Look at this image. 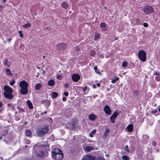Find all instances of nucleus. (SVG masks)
I'll return each instance as SVG.
<instances>
[{"label":"nucleus","instance_id":"nucleus-35","mask_svg":"<svg viewBox=\"0 0 160 160\" xmlns=\"http://www.w3.org/2000/svg\"><path fill=\"white\" fill-rule=\"evenodd\" d=\"M125 150H126L128 152H130V151H129V150L128 148V145H127L125 147Z\"/></svg>","mask_w":160,"mask_h":160},{"label":"nucleus","instance_id":"nucleus-63","mask_svg":"<svg viewBox=\"0 0 160 160\" xmlns=\"http://www.w3.org/2000/svg\"><path fill=\"white\" fill-rule=\"evenodd\" d=\"M50 119H51V120H52V118H50Z\"/></svg>","mask_w":160,"mask_h":160},{"label":"nucleus","instance_id":"nucleus-31","mask_svg":"<svg viewBox=\"0 0 160 160\" xmlns=\"http://www.w3.org/2000/svg\"><path fill=\"white\" fill-rule=\"evenodd\" d=\"M15 81L14 80L12 79L10 82L9 84L10 85L12 86L15 83Z\"/></svg>","mask_w":160,"mask_h":160},{"label":"nucleus","instance_id":"nucleus-22","mask_svg":"<svg viewBox=\"0 0 160 160\" xmlns=\"http://www.w3.org/2000/svg\"><path fill=\"white\" fill-rule=\"evenodd\" d=\"M58 96V93L55 92H53L52 93L51 96L52 99H55Z\"/></svg>","mask_w":160,"mask_h":160},{"label":"nucleus","instance_id":"nucleus-41","mask_svg":"<svg viewBox=\"0 0 160 160\" xmlns=\"http://www.w3.org/2000/svg\"><path fill=\"white\" fill-rule=\"evenodd\" d=\"M143 25L145 27H147L148 26V25L147 23L145 22L143 23Z\"/></svg>","mask_w":160,"mask_h":160},{"label":"nucleus","instance_id":"nucleus-48","mask_svg":"<svg viewBox=\"0 0 160 160\" xmlns=\"http://www.w3.org/2000/svg\"><path fill=\"white\" fill-rule=\"evenodd\" d=\"M134 93L135 94H136L137 96H138V92H137L136 91H134Z\"/></svg>","mask_w":160,"mask_h":160},{"label":"nucleus","instance_id":"nucleus-60","mask_svg":"<svg viewBox=\"0 0 160 160\" xmlns=\"http://www.w3.org/2000/svg\"><path fill=\"white\" fill-rule=\"evenodd\" d=\"M158 110H159V112H160V107H159V108L158 109Z\"/></svg>","mask_w":160,"mask_h":160},{"label":"nucleus","instance_id":"nucleus-9","mask_svg":"<svg viewBox=\"0 0 160 160\" xmlns=\"http://www.w3.org/2000/svg\"><path fill=\"white\" fill-rule=\"evenodd\" d=\"M95 158L91 155H87L83 157L82 160H95Z\"/></svg>","mask_w":160,"mask_h":160},{"label":"nucleus","instance_id":"nucleus-26","mask_svg":"<svg viewBox=\"0 0 160 160\" xmlns=\"http://www.w3.org/2000/svg\"><path fill=\"white\" fill-rule=\"evenodd\" d=\"M122 160H129V157L126 155H124L123 156H122Z\"/></svg>","mask_w":160,"mask_h":160},{"label":"nucleus","instance_id":"nucleus-19","mask_svg":"<svg viewBox=\"0 0 160 160\" xmlns=\"http://www.w3.org/2000/svg\"><path fill=\"white\" fill-rule=\"evenodd\" d=\"M26 103L30 109H32L33 108L32 103L31 102V101H27Z\"/></svg>","mask_w":160,"mask_h":160},{"label":"nucleus","instance_id":"nucleus-51","mask_svg":"<svg viewBox=\"0 0 160 160\" xmlns=\"http://www.w3.org/2000/svg\"><path fill=\"white\" fill-rule=\"evenodd\" d=\"M3 105V104L2 102H0V108H1Z\"/></svg>","mask_w":160,"mask_h":160},{"label":"nucleus","instance_id":"nucleus-34","mask_svg":"<svg viewBox=\"0 0 160 160\" xmlns=\"http://www.w3.org/2000/svg\"><path fill=\"white\" fill-rule=\"evenodd\" d=\"M54 81L53 80L51 79V86H53L54 84Z\"/></svg>","mask_w":160,"mask_h":160},{"label":"nucleus","instance_id":"nucleus-15","mask_svg":"<svg viewBox=\"0 0 160 160\" xmlns=\"http://www.w3.org/2000/svg\"><path fill=\"white\" fill-rule=\"evenodd\" d=\"M88 117L89 119L92 121H94L97 118L96 115L93 114H90L89 115Z\"/></svg>","mask_w":160,"mask_h":160},{"label":"nucleus","instance_id":"nucleus-18","mask_svg":"<svg viewBox=\"0 0 160 160\" xmlns=\"http://www.w3.org/2000/svg\"><path fill=\"white\" fill-rule=\"evenodd\" d=\"M25 135L28 137H32V133L30 130L27 129L25 132Z\"/></svg>","mask_w":160,"mask_h":160},{"label":"nucleus","instance_id":"nucleus-49","mask_svg":"<svg viewBox=\"0 0 160 160\" xmlns=\"http://www.w3.org/2000/svg\"><path fill=\"white\" fill-rule=\"evenodd\" d=\"M157 112V111H152V113H156Z\"/></svg>","mask_w":160,"mask_h":160},{"label":"nucleus","instance_id":"nucleus-28","mask_svg":"<svg viewBox=\"0 0 160 160\" xmlns=\"http://www.w3.org/2000/svg\"><path fill=\"white\" fill-rule=\"evenodd\" d=\"M96 54L95 51L91 50L90 52V55L92 56H94Z\"/></svg>","mask_w":160,"mask_h":160},{"label":"nucleus","instance_id":"nucleus-64","mask_svg":"<svg viewBox=\"0 0 160 160\" xmlns=\"http://www.w3.org/2000/svg\"><path fill=\"white\" fill-rule=\"evenodd\" d=\"M38 77V75L36 76V77Z\"/></svg>","mask_w":160,"mask_h":160},{"label":"nucleus","instance_id":"nucleus-7","mask_svg":"<svg viewBox=\"0 0 160 160\" xmlns=\"http://www.w3.org/2000/svg\"><path fill=\"white\" fill-rule=\"evenodd\" d=\"M19 86L21 88H28V84L26 81L22 80L20 82Z\"/></svg>","mask_w":160,"mask_h":160},{"label":"nucleus","instance_id":"nucleus-6","mask_svg":"<svg viewBox=\"0 0 160 160\" xmlns=\"http://www.w3.org/2000/svg\"><path fill=\"white\" fill-rule=\"evenodd\" d=\"M143 11L146 14H149L154 12L153 8L149 5L145 6L143 8Z\"/></svg>","mask_w":160,"mask_h":160},{"label":"nucleus","instance_id":"nucleus-33","mask_svg":"<svg viewBox=\"0 0 160 160\" xmlns=\"http://www.w3.org/2000/svg\"><path fill=\"white\" fill-rule=\"evenodd\" d=\"M94 69L95 70V72L96 73H99V72L98 71V68L97 66H95L94 68Z\"/></svg>","mask_w":160,"mask_h":160},{"label":"nucleus","instance_id":"nucleus-47","mask_svg":"<svg viewBox=\"0 0 160 160\" xmlns=\"http://www.w3.org/2000/svg\"><path fill=\"white\" fill-rule=\"evenodd\" d=\"M12 39L11 38H10L8 39H7V41L9 42H10L11 41Z\"/></svg>","mask_w":160,"mask_h":160},{"label":"nucleus","instance_id":"nucleus-59","mask_svg":"<svg viewBox=\"0 0 160 160\" xmlns=\"http://www.w3.org/2000/svg\"><path fill=\"white\" fill-rule=\"evenodd\" d=\"M3 1L4 2H6V0H3Z\"/></svg>","mask_w":160,"mask_h":160},{"label":"nucleus","instance_id":"nucleus-14","mask_svg":"<svg viewBox=\"0 0 160 160\" xmlns=\"http://www.w3.org/2000/svg\"><path fill=\"white\" fill-rule=\"evenodd\" d=\"M118 114L117 112H114L111 117V122L113 123L114 122V120L117 117Z\"/></svg>","mask_w":160,"mask_h":160},{"label":"nucleus","instance_id":"nucleus-4","mask_svg":"<svg viewBox=\"0 0 160 160\" xmlns=\"http://www.w3.org/2000/svg\"><path fill=\"white\" fill-rule=\"evenodd\" d=\"M66 49V45L64 43H60L57 45V50L59 53H62Z\"/></svg>","mask_w":160,"mask_h":160},{"label":"nucleus","instance_id":"nucleus-43","mask_svg":"<svg viewBox=\"0 0 160 160\" xmlns=\"http://www.w3.org/2000/svg\"><path fill=\"white\" fill-rule=\"evenodd\" d=\"M7 105L9 107H11L12 106H13V104L12 103H9L7 104Z\"/></svg>","mask_w":160,"mask_h":160},{"label":"nucleus","instance_id":"nucleus-40","mask_svg":"<svg viewBox=\"0 0 160 160\" xmlns=\"http://www.w3.org/2000/svg\"><path fill=\"white\" fill-rule=\"evenodd\" d=\"M75 50L77 51H80V48L78 46H77L75 47Z\"/></svg>","mask_w":160,"mask_h":160},{"label":"nucleus","instance_id":"nucleus-17","mask_svg":"<svg viewBox=\"0 0 160 160\" xmlns=\"http://www.w3.org/2000/svg\"><path fill=\"white\" fill-rule=\"evenodd\" d=\"M3 63L4 65L8 68L10 66L11 64L10 62L7 59L3 62Z\"/></svg>","mask_w":160,"mask_h":160},{"label":"nucleus","instance_id":"nucleus-58","mask_svg":"<svg viewBox=\"0 0 160 160\" xmlns=\"http://www.w3.org/2000/svg\"><path fill=\"white\" fill-rule=\"evenodd\" d=\"M136 21H137L138 22H139V19H136Z\"/></svg>","mask_w":160,"mask_h":160},{"label":"nucleus","instance_id":"nucleus-5","mask_svg":"<svg viewBox=\"0 0 160 160\" xmlns=\"http://www.w3.org/2000/svg\"><path fill=\"white\" fill-rule=\"evenodd\" d=\"M146 54L144 50H141L138 52V56L141 61L145 62L146 59Z\"/></svg>","mask_w":160,"mask_h":160},{"label":"nucleus","instance_id":"nucleus-16","mask_svg":"<svg viewBox=\"0 0 160 160\" xmlns=\"http://www.w3.org/2000/svg\"><path fill=\"white\" fill-rule=\"evenodd\" d=\"M61 6L62 8L65 9H67L69 7L68 4L66 2H62L61 4Z\"/></svg>","mask_w":160,"mask_h":160},{"label":"nucleus","instance_id":"nucleus-45","mask_svg":"<svg viewBox=\"0 0 160 160\" xmlns=\"http://www.w3.org/2000/svg\"><path fill=\"white\" fill-rule=\"evenodd\" d=\"M87 86H85L84 87L83 89V91L84 92H85V91L87 90Z\"/></svg>","mask_w":160,"mask_h":160},{"label":"nucleus","instance_id":"nucleus-57","mask_svg":"<svg viewBox=\"0 0 160 160\" xmlns=\"http://www.w3.org/2000/svg\"><path fill=\"white\" fill-rule=\"evenodd\" d=\"M22 112H24V110L23 109H22Z\"/></svg>","mask_w":160,"mask_h":160},{"label":"nucleus","instance_id":"nucleus-20","mask_svg":"<svg viewBox=\"0 0 160 160\" xmlns=\"http://www.w3.org/2000/svg\"><path fill=\"white\" fill-rule=\"evenodd\" d=\"M37 156H38L39 157H42L44 155L45 153L42 150H39L38 152H37Z\"/></svg>","mask_w":160,"mask_h":160},{"label":"nucleus","instance_id":"nucleus-38","mask_svg":"<svg viewBox=\"0 0 160 160\" xmlns=\"http://www.w3.org/2000/svg\"><path fill=\"white\" fill-rule=\"evenodd\" d=\"M57 78L59 80H61L62 78V76L60 75H58L57 76Z\"/></svg>","mask_w":160,"mask_h":160},{"label":"nucleus","instance_id":"nucleus-25","mask_svg":"<svg viewBox=\"0 0 160 160\" xmlns=\"http://www.w3.org/2000/svg\"><path fill=\"white\" fill-rule=\"evenodd\" d=\"M109 132V129H106V130L105 131V132H104V135H103V137L104 138H106L107 135H108V133Z\"/></svg>","mask_w":160,"mask_h":160},{"label":"nucleus","instance_id":"nucleus-53","mask_svg":"<svg viewBox=\"0 0 160 160\" xmlns=\"http://www.w3.org/2000/svg\"><path fill=\"white\" fill-rule=\"evenodd\" d=\"M92 87L94 88H96V86L94 84H93V85H92Z\"/></svg>","mask_w":160,"mask_h":160},{"label":"nucleus","instance_id":"nucleus-30","mask_svg":"<svg viewBox=\"0 0 160 160\" xmlns=\"http://www.w3.org/2000/svg\"><path fill=\"white\" fill-rule=\"evenodd\" d=\"M100 26L101 28H105L106 27V24L104 22H102L100 24Z\"/></svg>","mask_w":160,"mask_h":160},{"label":"nucleus","instance_id":"nucleus-21","mask_svg":"<svg viewBox=\"0 0 160 160\" xmlns=\"http://www.w3.org/2000/svg\"><path fill=\"white\" fill-rule=\"evenodd\" d=\"M42 85L40 83H37L35 86V88L36 90H39L41 88Z\"/></svg>","mask_w":160,"mask_h":160},{"label":"nucleus","instance_id":"nucleus-1","mask_svg":"<svg viewBox=\"0 0 160 160\" xmlns=\"http://www.w3.org/2000/svg\"><path fill=\"white\" fill-rule=\"evenodd\" d=\"M52 156L55 160H61L63 157L62 152L58 148H55L52 150Z\"/></svg>","mask_w":160,"mask_h":160},{"label":"nucleus","instance_id":"nucleus-55","mask_svg":"<svg viewBox=\"0 0 160 160\" xmlns=\"http://www.w3.org/2000/svg\"><path fill=\"white\" fill-rule=\"evenodd\" d=\"M97 86L99 87L100 86V84L99 83H97Z\"/></svg>","mask_w":160,"mask_h":160},{"label":"nucleus","instance_id":"nucleus-56","mask_svg":"<svg viewBox=\"0 0 160 160\" xmlns=\"http://www.w3.org/2000/svg\"><path fill=\"white\" fill-rule=\"evenodd\" d=\"M62 100H66V98L65 97H63L62 98Z\"/></svg>","mask_w":160,"mask_h":160},{"label":"nucleus","instance_id":"nucleus-39","mask_svg":"<svg viewBox=\"0 0 160 160\" xmlns=\"http://www.w3.org/2000/svg\"><path fill=\"white\" fill-rule=\"evenodd\" d=\"M64 87L65 88H68L69 87V85L68 83H65V84H64Z\"/></svg>","mask_w":160,"mask_h":160},{"label":"nucleus","instance_id":"nucleus-2","mask_svg":"<svg viewBox=\"0 0 160 160\" xmlns=\"http://www.w3.org/2000/svg\"><path fill=\"white\" fill-rule=\"evenodd\" d=\"M3 89L5 91L4 93V96L8 99H12L13 96L12 94L13 92L12 88L8 86H4Z\"/></svg>","mask_w":160,"mask_h":160},{"label":"nucleus","instance_id":"nucleus-12","mask_svg":"<svg viewBox=\"0 0 160 160\" xmlns=\"http://www.w3.org/2000/svg\"><path fill=\"white\" fill-rule=\"evenodd\" d=\"M20 93L22 95H25L28 93V88H22L20 90Z\"/></svg>","mask_w":160,"mask_h":160},{"label":"nucleus","instance_id":"nucleus-27","mask_svg":"<svg viewBox=\"0 0 160 160\" xmlns=\"http://www.w3.org/2000/svg\"><path fill=\"white\" fill-rule=\"evenodd\" d=\"M30 23L29 22H28L27 23L23 25V26L25 28H27L28 27H30Z\"/></svg>","mask_w":160,"mask_h":160},{"label":"nucleus","instance_id":"nucleus-29","mask_svg":"<svg viewBox=\"0 0 160 160\" xmlns=\"http://www.w3.org/2000/svg\"><path fill=\"white\" fill-rule=\"evenodd\" d=\"M128 62L126 61L123 62L122 64V67L126 68L127 66Z\"/></svg>","mask_w":160,"mask_h":160},{"label":"nucleus","instance_id":"nucleus-52","mask_svg":"<svg viewBox=\"0 0 160 160\" xmlns=\"http://www.w3.org/2000/svg\"><path fill=\"white\" fill-rule=\"evenodd\" d=\"M154 75H160V73H158L157 72H156L155 73H154Z\"/></svg>","mask_w":160,"mask_h":160},{"label":"nucleus","instance_id":"nucleus-23","mask_svg":"<svg viewBox=\"0 0 160 160\" xmlns=\"http://www.w3.org/2000/svg\"><path fill=\"white\" fill-rule=\"evenodd\" d=\"M5 71L8 76H12V74L10 70L9 69L7 68L6 69Z\"/></svg>","mask_w":160,"mask_h":160},{"label":"nucleus","instance_id":"nucleus-62","mask_svg":"<svg viewBox=\"0 0 160 160\" xmlns=\"http://www.w3.org/2000/svg\"><path fill=\"white\" fill-rule=\"evenodd\" d=\"M27 123H28V122H26L25 123V124H27Z\"/></svg>","mask_w":160,"mask_h":160},{"label":"nucleus","instance_id":"nucleus-11","mask_svg":"<svg viewBox=\"0 0 160 160\" xmlns=\"http://www.w3.org/2000/svg\"><path fill=\"white\" fill-rule=\"evenodd\" d=\"M104 111L105 113L108 115H110L111 113V111L110 108L107 105H105L104 108Z\"/></svg>","mask_w":160,"mask_h":160},{"label":"nucleus","instance_id":"nucleus-37","mask_svg":"<svg viewBox=\"0 0 160 160\" xmlns=\"http://www.w3.org/2000/svg\"><path fill=\"white\" fill-rule=\"evenodd\" d=\"M99 34H96L94 38V39L95 40H96L97 39L99 38Z\"/></svg>","mask_w":160,"mask_h":160},{"label":"nucleus","instance_id":"nucleus-54","mask_svg":"<svg viewBox=\"0 0 160 160\" xmlns=\"http://www.w3.org/2000/svg\"><path fill=\"white\" fill-rule=\"evenodd\" d=\"M48 85L49 86H50V80H49L48 82Z\"/></svg>","mask_w":160,"mask_h":160},{"label":"nucleus","instance_id":"nucleus-10","mask_svg":"<svg viewBox=\"0 0 160 160\" xmlns=\"http://www.w3.org/2000/svg\"><path fill=\"white\" fill-rule=\"evenodd\" d=\"M85 152H90L92 150L94 149V147L92 146H82Z\"/></svg>","mask_w":160,"mask_h":160},{"label":"nucleus","instance_id":"nucleus-44","mask_svg":"<svg viewBox=\"0 0 160 160\" xmlns=\"http://www.w3.org/2000/svg\"><path fill=\"white\" fill-rule=\"evenodd\" d=\"M64 95L65 96H68V93L67 92H64Z\"/></svg>","mask_w":160,"mask_h":160},{"label":"nucleus","instance_id":"nucleus-46","mask_svg":"<svg viewBox=\"0 0 160 160\" xmlns=\"http://www.w3.org/2000/svg\"><path fill=\"white\" fill-rule=\"evenodd\" d=\"M152 144L153 146H155L156 145V142L154 141H153L152 142Z\"/></svg>","mask_w":160,"mask_h":160},{"label":"nucleus","instance_id":"nucleus-42","mask_svg":"<svg viewBox=\"0 0 160 160\" xmlns=\"http://www.w3.org/2000/svg\"><path fill=\"white\" fill-rule=\"evenodd\" d=\"M97 160H105L104 158L102 157H99L98 158Z\"/></svg>","mask_w":160,"mask_h":160},{"label":"nucleus","instance_id":"nucleus-32","mask_svg":"<svg viewBox=\"0 0 160 160\" xmlns=\"http://www.w3.org/2000/svg\"><path fill=\"white\" fill-rule=\"evenodd\" d=\"M119 79V78H117L115 79H113L111 82H112V83H115L116 82V81L117 80H118V79Z\"/></svg>","mask_w":160,"mask_h":160},{"label":"nucleus","instance_id":"nucleus-24","mask_svg":"<svg viewBox=\"0 0 160 160\" xmlns=\"http://www.w3.org/2000/svg\"><path fill=\"white\" fill-rule=\"evenodd\" d=\"M96 132V129L92 130L89 134V136L91 138L93 137V135H94L95 134Z\"/></svg>","mask_w":160,"mask_h":160},{"label":"nucleus","instance_id":"nucleus-3","mask_svg":"<svg viewBox=\"0 0 160 160\" xmlns=\"http://www.w3.org/2000/svg\"><path fill=\"white\" fill-rule=\"evenodd\" d=\"M48 131V126H46L44 127L38 128L37 131V133L38 136L42 137L47 133Z\"/></svg>","mask_w":160,"mask_h":160},{"label":"nucleus","instance_id":"nucleus-50","mask_svg":"<svg viewBox=\"0 0 160 160\" xmlns=\"http://www.w3.org/2000/svg\"><path fill=\"white\" fill-rule=\"evenodd\" d=\"M47 113V112L46 111H44V112H43V113H41V115H43L44 113L45 114H46Z\"/></svg>","mask_w":160,"mask_h":160},{"label":"nucleus","instance_id":"nucleus-13","mask_svg":"<svg viewBox=\"0 0 160 160\" xmlns=\"http://www.w3.org/2000/svg\"><path fill=\"white\" fill-rule=\"evenodd\" d=\"M126 128L129 132H132L133 129V125L132 124H130Z\"/></svg>","mask_w":160,"mask_h":160},{"label":"nucleus","instance_id":"nucleus-36","mask_svg":"<svg viewBox=\"0 0 160 160\" xmlns=\"http://www.w3.org/2000/svg\"><path fill=\"white\" fill-rule=\"evenodd\" d=\"M18 32L20 34V37L22 38L23 37V34L22 33V31H19Z\"/></svg>","mask_w":160,"mask_h":160},{"label":"nucleus","instance_id":"nucleus-8","mask_svg":"<svg viewBox=\"0 0 160 160\" xmlns=\"http://www.w3.org/2000/svg\"><path fill=\"white\" fill-rule=\"evenodd\" d=\"M80 76L77 74H74L72 76V80L74 82L78 81L80 79Z\"/></svg>","mask_w":160,"mask_h":160},{"label":"nucleus","instance_id":"nucleus-61","mask_svg":"<svg viewBox=\"0 0 160 160\" xmlns=\"http://www.w3.org/2000/svg\"><path fill=\"white\" fill-rule=\"evenodd\" d=\"M118 39V38H115V40H117Z\"/></svg>","mask_w":160,"mask_h":160}]
</instances>
